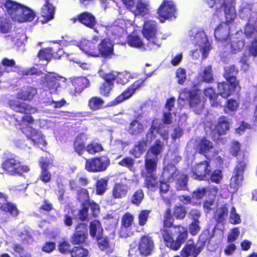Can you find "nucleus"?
Here are the masks:
<instances>
[{
	"label": "nucleus",
	"mask_w": 257,
	"mask_h": 257,
	"mask_svg": "<svg viewBox=\"0 0 257 257\" xmlns=\"http://www.w3.org/2000/svg\"><path fill=\"white\" fill-rule=\"evenodd\" d=\"M95 239L97 246L101 251H104L106 253L113 252L114 245L110 242L108 236L99 234Z\"/></svg>",
	"instance_id": "a878e982"
},
{
	"label": "nucleus",
	"mask_w": 257,
	"mask_h": 257,
	"mask_svg": "<svg viewBox=\"0 0 257 257\" xmlns=\"http://www.w3.org/2000/svg\"><path fill=\"white\" fill-rule=\"evenodd\" d=\"M135 162L134 159L129 156H125L118 162V164L121 167L132 170L134 166Z\"/></svg>",
	"instance_id": "338daca9"
},
{
	"label": "nucleus",
	"mask_w": 257,
	"mask_h": 257,
	"mask_svg": "<svg viewBox=\"0 0 257 257\" xmlns=\"http://www.w3.org/2000/svg\"><path fill=\"white\" fill-rule=\"evenodd\" d=\"M209 242L210 239H203L201 240L200 244L198 246L192 239L187 240L186 243L180 251V255L182 257H197L203 249L206 242Z\"/></svg>",
	"instance_id": "6e6552de"
},
{
	"label": "nucleus",
	"mask_w": 257,
	"mask_h": 257,
	"mask_svg": "<svg viewBox=\"0 0 257 257\" xmlns=\"http://www.w3.org/2000/svg\"><path fill=\"white\" fill-rule=\"evenodd\" d=\"M134 216L129 212H125L122 216L121 220V228H128L133 224Z\"/></svg>",
	"instance_id": "603ef678"
},
{
	"label": "nucleus",
	"mask_w": 257,
	"mask_h": 257,
	"mask_svg": "<svg viewBox=\"0 0 257 257\" xmlns=\"http://www.w3.org/2000/svg\"><path fill=\"white\" fill-rule=\"evenodd\" d=\"M177 8L175 3L171 0H163L157 9L158 18L161 22L177 17Z\"/></svg>",
	"instance_id": "0eeeda50"
},
{
	"label": "nucleus",
	"mask_w": 257,
	"mask_h": 257,
	"mask_svg": "<svg viewBox=\"0 0 257 257\" xmlns=\"http://www.w3.org/2000/svg\"><path fill=\"white\" fill-rule=\"evenodd\" d=\"M148 140H143L139 141L137 144L134 146V149L131 153L135 158H138L139 156H137V152H136L135 148L137 149V151L139 152L140 154H143L145 151V148L147 146Z\"/></svg>",
	"instance_id": "bf43d9fd"
},
{
	"label": "nucleus",
	"mask_w": 257,
	"mask_h": 257,
	"mask_svg": "<svg viewBox=\"0 0 257 257\" xmlns=\"http://www.w3.org/2000/svg\"><path fill=\"white\" fill-rule=\"evenodd\" d=\"M89 233L92 238H96L99 234H102L103 229L99 220H93L89 224Z\"/></svg>",
	"instance_id": "37998d69"
},
{
	"label": "nucleus",
	"mask_w": 257,
	"mask_h": 257,
	"mask_svg": "<svg viewBox=\"0 0 257 257\" xmlns=\"http://www.w3.org/2000/svg\"><path fill=\"white\" fill-rule=\"evenodd\" d=\"M62 79L61 76L49 72L41 77V83L50 93L54 94L57 93L58 88L60 87V82Z\"/></svg>",
	"instance_id": "9b49d317"
},
{
	"label": "nucleus",
	"mask_w": 257,
	"mask_h": 257,
	"mask_svg": "<svg viewBox=\"0 0 257 257\" xmlns=\"http://www.w3.org/2000/svg\"><path fill=\"white\" fill-rule=\"evenodd\" d=\"M226 44L230 48V52L232 54H236L240 52L245 45L244 40L239 37H235L231 40H228Z\"/></svg>",
	"instance_id": "e433bc0d"
},
{
	"label": "nucleus",
	"mask_w": 257,
	"mask_h": 257,
	"mask_svg": "<svg viewBox=\"0 0 257 257\" xmlns=\"http://www.w3.org/2000/svg\"><path fill=\"white\" fill-rule=\"evenodd\" d=\"M71 83L74 87V91L76 93H81L85 88L88 87L89 80L83 77H79L73 78L71 80Z\"/></svg>",
	"instance_id": "4c0bfd02"
},
{
	"label": "nucleus",
	"mask_w": 257,
	"mask_h": 257,
	"mask_svg": "<svg viewBox=\"0 0 257 257\" xmlns=\"http://www.w3.org/2000/svg\"><path fill=\"white\" fill-rule=\"evenodd\" d=\"M172 213L176 219L183 220L186 215L187 211L184 206L175 205L174 207Z\"/></svg>",
	"instance_id": "6e6d98bb"
},
{
	"label": "nucleus",
	"mask_w": 257,
	"mask_h": 257,
	"mask_svg": "<svg viewBox=\"0 0 257 257\" xmlns=\"http://www.w3.org/2000/svg\"><path fill=\"white\" fill-rule=\"evenodd\" d=\"M87 249L80 246H74L71 250V257H86L88 255Z\"/></svg>",
	"instance_id": "5fc2aeb1"
},
{
	"label": "nucleus",
	"mask_w": 257,
	"mask_h": 257,
	"mask_svg": "<svg viewBox=\"0 0 257 257\" xmlns=\"http://www.w3.org/2000/svg\"><path fill=\"white\" fill-rule=\"evenodd\" d=\"M188 176L184 173H180L176 178V188L177 190L188 191Z\"/></svg>",
	"instance_id": "49530a36"
},
{
	"label": "nucleus",
	"mask_w": 257,
	"mask_h": 257,
	"mask_svg": "<svg viewBox=\"0 0 257 257\" xmlns=\"http://www.w3.org/2000/svg\"><path fill=\"white\" fill-rule=\"evenodd\" d=\"M87 237V224L81 222L75 227V231L70 237V242L73 245H83L86 243Z\"/></svg>",
	"instance_id": "f8f14e48"
},
{
	"label": "nucleus",
	"mask_w": 257,
	"mask_h": 257,
	"mask_svg": "<svg viewBox=\"0 0 257 257\" xmlns=\"http://www.w3.org/2000/svg\"><path fill=\"white\" fill-rule=\"evenodd\" d=\"M233 3L234 0H224L222 3L226 19L224 22L229 25L233 22L236 16L235 8L233 6Z\"/></svg>",
	"instance_id": "cd10ccee"
},
{
	"label": "nucleus",
	"mask_w": 257,
	"mask_h": 257,
	"mask_svg": "<svg viewBox=\"0 0 257 257\" xmlns=\"http://www.w3.org/2000/svg\"><path fill=\"white\" fill-rule=\"evenodd\" d=\"M55 9L52 4L46 0L45 4L43 6L41 15L42 18L41 22L42 24H46L54 19Z\"/></svg>",
	"instance_id": "bb28decb"
},
{
	"label": "nucleus",
	"mask_w": 257,
	"mask_h": 257,
	"mask_svg": "<svg viewBox=\"0 0 257 257\" xmlns=\"http://www.w3.org/2000/svg\"><path fill=\"white\" fill-rule=\"evenodd\" d=\"M143 80H138L134 82L131 86L125 89L120 95L117 96L113 100L108 103V106L116 105L123 100L131 97L135 92L136 90L139 88L143 83Z\"/></svg>",
	"instance_id": "4468645a"
},
{
	"label": "nucleus",
	"mask_w": 257,
	"mask_h": 257,
	"mask_svg": "<svg viewBox=\"0 0 257 257\" xmlns=\"http://www.w3.org/2000/svg\"><path fill=\"white\" fill-rule=\"evenodd\" d=\"M151 212L149 210H142L138 215V224L140 226H144L146 224L149 214Z\"/></svg>",
	"instance_id": "774afa93"
},
{
	"label": "nucleus",
	"mask_w": 257,
	"mask_h": 257,
	"mask_svg": "<svg viewBox=\"0 0 257 257\" xmlns=\"http://www.w3.org/2000/svg\"><path fill=\"white\" fill-rule=\"evenodd\" d=\"M79 22L85 27L94 29L97 24V21L95 16L88 12H83L77 15L74 22Z\"/></svg>",
	"instance_id": "5701e85b"
},
{
	"label": "nucleus",
	"mask_w": 257,
	"mask_h": 257,
	"mask_svg": "<svg viewBox=\"0 0 257 257\" xmlns=\"http://www.w3.org/2000/svg\"><path fill=\"white\" fill-rule=\"evenodd\" d=\"M102 78L104 82L100 86L99 92L102 96L108 97L114 87L115 74L113 72L106 73L103 75Z\"/></svg>",
	"instance_id": "6ab92c4d"
},
{
	"label": "nucleus",
	"mask_w": 257,
	"mask_h": 257,
	"mask_svg": "<svg viewBox=\"0 0 257 257\" xmlns=\"http://www.w3.org/2000/svg\"><path fill=\"white\" fill-rule=\"evenodd\" d=\"M4 173L11 176H22L24 173L30 171L29 167L21 163L14 158H8L2 164Z\"/></svg>",
	"instance_id": "7ed1b4c3"
},
{
	"label": "nucleus",
	"mask_w": 257,
	"mask_h": 257,
	"mask_svg": "<svg viewBox=\"0 0 257 257\" xmlns=\"http://www.w3.org/2000/svg\"><path fill=\"white\" fill-rule=\"evenodd\" d=\"M214 35L215 39L222 43H226L230 39L229 24L222 22L215 29Z\"/></svg>",
	"instance_id": "412c9836"
},
{
	"label": "nucleus",
	"mask_w": 257,
	"mask_h": 257,
	"mask_svg": "<svg viewBox=\"0 0 257 257\" xmlns=\"http://www.w3.org/2000/svg\"><path fill=\"white\" fill-rule=\"evenodd\" d=\"M98 37L95 36L92 38V41L83 40L80 42L79 47L80 49L87 55L98 57Z\"/></svg>",
	"instance_id": "2eb2a0df"
},
{
	"label": "nucleus",
	"mask_w": 257,
	"mask_h": 257,
	"mask_svg": "<svg viewBox=\"0 0 257 257\" xmlns=\"http://www.w3.org/2000/svg\"><path fill=\"white\" fill-rule=\"evenodd\" d=\"M243 31L244 36L247 39H250L252 37L254 38L257 37V30L253 25L248 23L244 27Z\"/></svg>",
	"instance_id": "13d9d810"
},
{
	"label": "nucleus",
	"mask_w": 257,
	"mask_h": 257,
	"mask_svg": "<svg viewBox=\"0 0 257 257\" xmlns=\"http://www.w3.org/2000/svg\"><path fill=\"white\" fill-rule=\"evenodd\" d=\"M108 181L109 178L107 177L101 178L97 180L94 185L96 195L104 194L107 190Z\"/></svg>",
	"instance_id": "a18cd8bd"
},
{
	"label": "nucleus",
	"mask_w": 257,
	"mask_h": 257,
	"mask_svg": "<svg viewBox=\"0 0 257 257\" xmlns=\"http://www.w3.org/2000/svg\"><path fill=\"white\" fill-rule=\"evenodd\" d=\"M211 169L210 160L197 163L191 168V177L196 180L205 181Z\"/></svg>",
	"instance_id": "9d476101"
},
{
	"label": "nucleus",
	"mask_w": 257,
	"mask_h": 257,
	"mask_svg": "<svg viewBox=\"0 0 257 257\" xmlns=\"http://www.w3.org/2000/svg\"><path fill=\"white\" fill-rule=\"evenodd\" d=\"M213 144L206 137L202 138L196 145V151L207 157V154L213 148Z\"/></svg>",
	"instance_id": "f704fd0d"
},
{
	"label": "nucleus",
	"mask_w": 257,
	"mask_h": 257,
	"mask_svg": "<svg viewBox=\"0 0 257 257\" xmlns=\"http://www.w3.org/2000/svg\"><path fill=\"white\" fill-rule=\"evenodd\" d=\"M65 54L61 45L58 44L41 49L37 56L40 61H46L48 63L52 59H61Z\"/></svg>",
	"instance_id": "423d86ee"
},
{
	"label": "nucleus",
	"mask_w": 257,
	"mask_h": 257,
	"mask_svg": "<svg viewBox=\"0 0 257 257\" xmlns=\"http://www.w3.org/2000/svg\"><path fill=\"white\" fill-rule=\"evenodd\" d=\"M223 173L220 169H217L212 171L211 169L209 175L207 177V179L205 181L219 184L223 179Z\"/></svg>",
	"instance_id": "de8ad7c7"
},
{
	"label": "nucleus",
	"mask_w": 257,
	"mask_h": 257,
	"mask_svg": "<svg viewBox=\"0 0 257 257\" xmlns=\"http://www.w3.org/2000/svg\"><path fill=\"white\" fill-rule=\"evenodd\" d=\"M53 160L47 157H42L39 161V165L41 170H48L49 167L53 166Z\"/></svg>",
	"instance_id": "69168bd1"
},
{
	"label": "nucleus",
	"mask_w": 257,
	"mask_h": 257,
	"mask_svg": "<svg viewBox=\"0 0 257 257\" xmlns=\"http://www.w3.org/2000/svg\"><path fill=\"white\" fill-rule=\"evenodd\" d=\"M201 80L207 83H212L214 81L212 67L210 65L206 67L200 74Z\"/></svg>",
	"instance_id": "3c124183"
},
{
	"label": "nucleus",
	"mask_w": 257,
	"mask_h": 257,
	"mask_svg": "<svg viewBox=\"0 0 257 257\" xmlns=\"http://www.w3.org/2000/svg\"><path fill=\"white\" fill-rule=\"evenodd\" d=\"M229 128L230 123L227 120V117L222 115L218 118L215 124L214 132L218 135V137H220L225 135L227 131H229Z\"/></svg>",
	"instance_id": "2f4dec72"
},
{
	"label": "nucleus",
	"mask_w": 257,
	"mask_h": 257,
	"mask_svg": "<svg viewBox=\"0 0 257 257\" xmlns=\"http://www.w3.org/2000/svg\"><path fill=\"white\" fill-rule=\"evenodd\" d=\"M180 173L174 164L169 163L164 167L162 176L168 182L171 183L175 180Z\"/></svg>",
	"instance_id": "393cba45"
},
{
	"label": "nucleus",
	"mask_w": 257,
	"mask_h": 257,
	"mask_svg": "<svg viewBox=\"0 0 257 257\" xmlns=\"http://www.w3.org/2000/svg\"><path fill=\"white\" fill-rule=\"evenodd\" d=\"M19 129L27 137L28 140L31 141L34 146L37 147H45L47 143L44 139V136L38 130L33 128L30 125H22L21 122H19Z\"/></svg>",
	"instance_id": "39448f33"
},
{
	"label": "nucleus",
	"mask_w": 257,
	"mask_h": 257,
	"mask_svg": "<svg viewBox=\"0 0 257 257\" xmlns=\"http://www.w3.org/2000/svg\"><path fill=\"white\" fill-rule=\"evenodd\" d=\"M37 93V89L32 86L24 87L16 94V98L23 101H31Z\"/></svg>",
	"instance_id": "7c9ffc66"
},
{
	"label": "nucleus",
	"mask_w": 257,
	"mask_h": 257,
	"mask_svg": "<svg viewBox=\"0 0 257 257\" xmlns=\"http://www.w3.org/2000/svg\"><path fill=\"white\" fill-rule=\"evenodd\" d=\"M114 53V45L108 38L101 40L98 44V57L110 59Z\"/></svg>",
	"instance_id": "dca6fc26"
},
{
	"label": "nucleus",
	"mask_w": 257,
	"mask_h": 257,
	"mask_svg": "<svg viewBox=\"0 0 257 257\" xmlns=\"http://www.w3.org/2000/svg\"><path fill=\"white\" fill-rule=\"evenodd\" d=\"M158 123V118H154L153 119L151 125L146 133V139L147 140L150 141H152L153 139L156 138V133L158 134V131L163 126L161 124Z\"/></svg>",
	"instance_id": "c03bdc74"
},
{
	"label": "nucleus",
	"mask_w": 257,
	"mask_h": 257,
	"mask_svg": "<svg viewBox=\"0 0 257 257\" xmlns=\"http://www.w3.org/2000/svg\"><path fill=\"white\" fill-rule=\"evenodd\" d=\"M238 107L239 103L236 101V100L232 98L229 99L227 100L225 103L224 112L225 113L227 112L226 109L229 111L235 112L237 110Z\"/></svg>",
	"instance_id": "e2e57ef3"
},
{
	"label": "nucleus",
	"mask_w": 257,
	"mask_h": 257,
	"mask_svg": "<svg viewBox=\"0 0 257 257\" xmlns=\"http://www.w3.org/2000/svg\"><path fill=\"white\" fill-rule=\"evenodd\" d=\"M143 124L137 119L133 120L130 123L128 132L131 135H138L144 131Z\"/></svg>",
	"instance_id": "09e8293b"
},
{
	"label": "nucleus",
	"mask_w": 257,
	"mask_h": 257,
	"mask_svg": "<svg viewBox=\"0 0 257 257\" xmlns=\"http://www.w3.org/2000/svg\"><path fill=\"white\" fill-rule=\"evenodd\" d=\"M130 190L129 186L123 183H115L112 186L111 195L112 198L119 199L125 197Z\"/></svg>",
	"instance_id": "b1692460"
},
{
	"label": "nucleus",
	"mask_w": 257,
	"mask_h": 257,
	"mask_svg": "<svg viewBox=\"0 0 257 257\" xmlns=\"http://www.w3.org/2000/svg\"><path fill=\"white\" fill-rule=\"evenodd\" d=\"M0 64L6 73L12 72L13 71V68L16 67V61L13 59H9L6 57L3 58Z\"/></svg>",
	"instance_id": "864d4df0"
},
{
	"label": "nucleus",
	"mask_w": 257,
	"mask_h": 257,
	"mask_svg": "<svg viewBox=\"0 0 257 257\" xmlns=\"http://www.w3.org/2000/svg\"><path fill=\"white\" fill-rule=\"evenodd\" d=\"M154 243L152 237L148 234L143 235L139 242L138 250L141 255L147 256L152 253Z\"/></svg>",
	"instance_id": "aec40b11"
},
{
	"label": "nucleus",
	"mask_w": 257,
	"mask_h": 257,
	"mask_svg": "<svg viewBox=\"0 0 257 257\" xmlns=\"http://www.w3.org/2000/svg\"><path fill=\"white\" fill-rule=\"evenodd\" d=\"M158 27L157 23L152 20H147L144 22L142 33L144 37L150 44L159 46L156 37Z\"/></svg>",
	"instance_id": "ddd939ff"
},
{
	"label": "nucleus",
	"mask_w": 257,
	"mask_h": 257,
	"mask_svg": "<svg viewBox=\"0 0 257 257\" xmlns=\"http://www.w3.org/2000/svg\"><path fill=\"white\" fill-rule=\"evenodd\" d=\"M87 139V136L83 133H79L73 141L74 151L79 156H81L86 149L85 142Z\"/></svg>",
	"instance_id": "c85d7f7f"
},
{
	"label": "nucleus",
	"mask_w": 257,
	"mask_h": 257,
	"mask_svg": "<svg viewBox=\"0 0 257 257\" xmlns=\"http://www.w3.org/2000/svg\"><path fill=\"white\" fill-rule=\"evenodd\" d=\"M175 217L170 208L163 214L164 228L161 230L165 245L174 251L179 250L188 238V228L181 224H174Z\"/></svg>",
	"instance_id": "f257e3e1"
},
{
	"label": "nucleus",
	"mask_w": 257,
	"mask_h": 257,
	"mask_svg": "<svg viewBox=\"0 0 257 257\" xmlns=\"http://www.w3.org/2000/svg\"><path fill=\"white\" fill-rule=\"evenodd\" d=\"M0 198L3 199L6 201L5 203L0 202V211L9 213L14 217L19 214V211L17 205L11 201H8V196L6 194L0 192Z\"/></svg>",
	"instance_id": "4be33fe9"
},
{
	"label": "nucleus",
	"mask_w": 257,
	"mask_h": 257,
	"mask_svg": "<svg viewBox=\"0 0 257 257\" xmlns=\"http://www.w3.org/2000/svg\"><path fill=\"white\" fill-rule=\"evenodd\" d=\"M5 7L11 18L19 23L32 22L36 17L31 9L11 0L6 1Z\"/></svg>",
	"instance_id": "f03ea898"
},
{
	"label": "nucleus",
	"mask_w": 257,
	"mask_h": 257,
	"mask_svg": "<svg viewBox=\"0 0 257 257\" xmlns=\"http://www.w3.org/2000/svg\"><path fill=\"white\" fill-rule=\"evenodd\" d=\"M239 85V83L231 81L226 80L218 82L217 89L219 95L224 98H227L235 91Z\"/></svg>",
	"instance_id": "a211bd4d"
},
{
	"label": "nucleus",
	"mask_w": 257,
	"mask_h": 257,
	"mask_svg": "<svg viewBox=\"0 0 257 257\" xmlns=\"http://www.w3.org/2000/svg\"><path fill=\"white\" fill-rule=\"evenodd\" d=\"M77 199L82 203H87L90 199L88 191L85 188H80L77 192Z\"/></svg>",
	"instance_id": "052dcab7"
},
{
	"label": "nucleus",
	"mask_w": 257,
	"mask_h": 257,
	"mask_svg": "<svg viewBox=\"0 0 257 257\" xmlns=\"http://www.w3.org/2000/svg\"><path fill=\"white\" fill-rule=\"evenodd\" d=\"M144 198V193L142 189H139L134 192L131 197V203L139 206Z\"/></svg>",
	"instance_id": "4d7b16f0"
},
{
	"label": "nucleus",
	"mask_w": 257,
	"mask_h": 257,
	"mask_svg": "<svg viewBox=\"0 0 257 257\" xmlns=\"http://www.w3.org/2000/svg\"><path fill=\"white\" fill-rule=\"evenodd\" d=\"M104 104V101L101 97L98 96L91 97L88 100V107L93 111H95L105 108V106Z\"/></svg>",
	"instance_id": "a19ab883"
},
{
	"label": "nucleus",
	"mask_w": 257,
	"mask_h": 257,
	"mask_svg": "<svg viewBox=\"0 0 257 257\" xmlns=\"http://www.w3.org/2000/svg\"><path fill=\"white\" fill-rule=\"evenodd\" d=\"M204 95L209 98L211 106L217 107L221 106V103L218 101L219 94L216 93L212 87H208L203 90Z\"/></svg>",
	"instance_id": "58836bf2"
},
{
	"label": "nucleus",
	"mask_w": 257,
	"mask_h": 257,
	"mask_svg": "<svg viewBox=\"0 0 257 257\" xmlns=\"http://www.w3.org/2000/svg\"><path fill=\"white\" fill-rule=\"evenodd\" d=\"M158 158H152L148 156L145 157L144 168L141 174L157 173Z\"/></svg>",
	"instance_id": "c756f323"
},
{
	"label": "nucleus",
	"mask_w": 257,
	"mask_h": 257,
	"mask_svg": "<svg viewBox=\"0 0 257 257\" xmlns=\"http://www.w3.org/2000/svg\"><path fill=\"white\" fill-rule=\"evenodd\" d=\"M110 164V160L106 155L95 157L86 159L85 169L90 173L104 172L107 170Z\"/></svg>",
	"instance_id": "20e7f679"
},
{
	"label": "nucleus",
	"mask_w": 257,
	"mask_h": 257,
	"mask_svg": "<svg viewBox=\"0 0 257 257\" xmlns=\"http://www.w3.org/2000/svg\"><path fill=\"white\" fill-rule=\"evenodd\" d=\"M8 105L14 111L23 114H32L36 112V109L30 104L17 100H9Z\"/></svg>",
	"instance_id": "f3484780"
},
{
	"label": "nucleus",
	"mask_w": 257,
	"mask_h": 257,
	"mask_svg": "<svg viewBox=\"0 0 257 257\" xmlns=\"http://www.w3.org/2000/svg\"><path fill=\"white\" fill-rule=\"evenodd\" d=\"M144 178V186L151 190H155L159 186V180L157 173L141 174Z\"/></svg>",
	"instance_id": "72a5a7b5"
},
{
	"label": "nucleus",
	"mask_w": 257,
	"mask_h": 257,
	"mask_svg": "<svg viewBox=\"0 0 257 257\" xmlns=\"http://www.w3.org/2000/svg\"><path fill=\"white\" fill-rule=\"evenodd\" d=\"M103 150L102 145L97 143H91L86 146V151L90 154L94 155L97 153L102 151Z\"/></svg>",
	"instance_id": "680f3d73"
},
{
	"label": "nucleus",
	"mask_w": 257,
	"mask_h": 257,
	"mask_svg": "<svg viewBox=\"0 0 257 257\" xmlns=\"http://www.w3.org/2000/svg\"><path fill=\"white\" fill-rule=\"evenodd\" d=\"M238 72V69L235 65H231L224 68L223 76L226 81H234L239 83V81L237 79L236 76Z\"/></svg>",
	"instance_id": "c9c22d12"
},
{
	"label": "nucleus",
	"mask_w": 257,
	"mask_h": 257,
	"mask_svg": "<svg viewBox=\"0 0 257 257\" xmlns=\"http://www.w3.org/2000/svg\"><path fill=\"white\" fill-rule=\"evenodd\" d=\"M243 176L234 173L229 181V187L232 189L233 192H236L242 184Z\"/></svg>",
	"instance_id": "8fccbe9b"
},
{
	"label": "nucleus",
	"mask_w": 257,
	"mask_h": 257,
	"mask_svg": "<svg viewBox=\"0 0 257 257\" xmlns=\"http://www.w3.org/2000/svg\"><path fill=\"white\" fill-rule=\"evenodd\" d=\"M179 98L183 101L188 102L192 108H196L201 105V99L198 89H189L187 88L182 89L179 93Z\"/></svg>",
	"instance_id": "1a4fd4ad"
},
{
	"label": "nucleus",
	"mask_w": 257,
	"mask_h": 257,
	"mask_svg": "<svg viewBox=\"0 0 257 257\" xmlns=\"http://www.w3.org/2000/svg\"><path fill=\"white\" fill-rule=\"evenodd\" d=\"M136 12L138 15L144 16L149 14V5L147 4L138 2L136 5Z\"/></svg>",
	"instance_id": "0e129e2a"
},
{
	"label": "nucleus",
	"mask_w": 257,
	"mask_h": 257,
	"mask_svg": "<svg viewBox=\"0 0 257 257\" xmlns=\"http://www.w3.org/2000/svg\"><path fill=\"white\" fill-rule=\"evenodd\" d=\"M228 205L224 204L217 208L214 213L213 218L217 223H223L228 213Z\"/></svg>",
	"instance_id": "ea45409f"
},
{
	"label": "nucleus",
	"mask_w": 257,
	"mask_h": 257,
	"mask_svg": "<svg viewBox=\"0 0 257 257\" xmlns=\"http://www.w3.org/2000/svg\"><path fill=\"white\" fill-rule=\"evenodd\" d=\"M195 39L199 45H200L201 43L204 44L201 50L202 53V59H205L207 57L210 50V45L207 36L204 32H200L196 34Z\"/></svg>",
	"instance_id": "473e14b6"
},
{
	"label": "nucleus",
	"mask_w": 257,
	"mask_h": 257,
	"mask_svg": "<svg viewBox=\"0 0 257 257\" xmlns=\"http://www.w3.org/2000/svg\"><path fill=\"white\" fill-rule=\"evenodd\" d=\"M164 145L160 140H157L154 144L148 150L146 156L152 158H158V156L163 151Z\"/></svg>",
	"instance_id": "79ce46f5"
}]
</instances>
